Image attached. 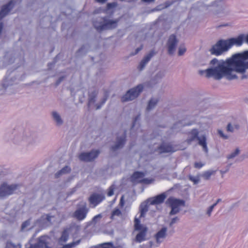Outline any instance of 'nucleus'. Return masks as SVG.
Masks as SVG:
<instances>
[{
	"instance_id": "obj_43",
	"label": "nucleus",
	"mask_w": 248,
	"mask_h": 248,
	"mask_svg": "<svg viewBox=\"0 0 248 248\" xmlns=\"http://www.w3.org/2000/svg\"><path fill=\"white\" fill-rule=\"evenodd\" d=\"M178 220H179V219H178V218L177 217H175L172 218L171 221V222H170V225H172V224L175 223Z\"/></svg>"
},
{
	"instance_id": "obj_2",
	"label": "nucleus",
	"mask_w": 248,
	"mask_h": 248,
	"mask_svg": "<svg viewBox=\"0 0 248 248\" xmlns=\"http://www.w3.org/2000/svg\"><path fill=\"white\" fill-rule=\"evenodd\" d=\"M244 41V34H240L235 38L227 40H219L210 49L212 54L219 56L227 51L233 46H241Z\"/></svg>"
},
{
	"instance_id": "obj_21",
	"label": "nucleus",
	"mask_w": 248,
	"mask_h": 248,
	"mask_svg": "<svg viewBox=\"0 0 248 248\" xmlns=\"http://www.w3.org/2000/svg\"><path fill=\"white\" fill-rule=\"evenodd\" d=\"M69 230L64 229L62 232L61 236L59 238L58 242L60 244H62L67 242L69 238Z\"/></svg>"
},
{
	"instance_id": "obj_36",
	"label": "nucleus",
	"mask_w": 248,
	"mask_h": 248,
	"mask_svg": "<svg viewBox=\"0 0 248 248\" xmlns=\"http://www.w3.org/2000/svg\"><path fill=\"white\" fill-rule=\"evenodd\" d=\"M113 244L111 243H107L102 245V248H112Z\"/></svg>"
},
{
	"instance_id": "obj_25",
	"label": "nucleus",
	"mask_w": 248,
	"mask_h": 248,
	"mask_svg": "<svg viewBox=\"0 0 248 248\" xmlns=\"http://www.w3.org/2000/svg\"><path fill=\"white\" fill-rule=\"evenodd\" d=\"M52 116L58 125H61L62 124V121L61 119L60 116L56 112H53Z\"/></svg>"
},
{
	"instance_id": "obj_45",
	"label": "nucleus",
	"mask_w": 248,
	"mask_h": 248,
	"mask_svg": "<svg viewBox=\"0 0 248 248\" xmlns=\"http://www.w3.org/2000/svg\"><path fill=\"white\" fill-rule=\"evenodd\" d=\"M95 102V100L93 98H90L88 102L89 106H91L92 103H93Z\"/></svg>"
},
{
	"instance_id": "obj_47",
	"label": "nucleus",
	"mask_w": 248,
	"mask_h": 248,
	"mask_svg": "<svg viewBox=\"0 0 248 248\" xmlns=\"http://www.w3.org/2000/svg\"><path fill=\"white\" fill-rule=\"evenodd\" d=\"M29 223L27 221H25L23 223L22 225V229L25 228L28 225Z\"/></svg>"
},
{
	"instance_id": "obj_27",
	"label": "nucleus",
	"mask_w": 248,
	"mask_h": 248,
	"mask_svg": "<svg viewBox=\"0 0 248 248\" xmlns=\"http://www.w3.org/2000/svg\"><path fill=\"white\" fill-rule=\"evenodd\" d=\"M5 248H21V245H16L10 241H8L6 244Z\"/></svg>"
},
{
	"instance_id": "obj_42",
	"label": "nucleus",
	"mask_w": 248,
	"mask_h": 248,
	"mask_svg": "<svg viewBox=\"0 0 248 248\" xmlns=\"http://www.w3.org/2000/svg\"><path fill=\"white\" fill-rule=\"evenodd\" d=\"M227 128L228 131L232 132L233 131V127L230 123L228 124Z\"/></svg>"
},
{
	"instance_id": "obj_18",
	"label": "nucleus",
	"mask_w": 248,
	"mask_h": 248,
	"mask_svg": "<svg viewBox=\"0 0 248 248\" xmlns=\"http://www.w3.org/2000/svg\"><path fill=\"white\" fill-rule=\"evenodd\" d=\"M166 196V194L165 193L159 194L152 199L151 204L154 205L162 203L165 201Z\"/></svg>"
},
{
	"instance_id": "obj_53",
	"label": "nucleus",
	"mask_w": 248,
	"mask_h": 248,
	"mask_svg": "<svg viewBox=\"0 0 248 248\" xmlns=\"http://www.w3.org/2000/svg\"><path fill=\"white\" fill-rule=\"evenodd\" d=\"M137 119H138V117H137V118H136L135 119L134 123H135V122H136V121H137Z\"/></svg>"
},
{
	"instance_id": "obj_32",
	"label": "nucleus",
	"mask_w": 248,
	"mask_h": 248,
	"mask_svg": "<svg viewBox=\"0 0 248 248\" xmlns=\"http://www.w3.org/2000/svg\"><path fill=\"white\" fill-rule=\"evenodd\" d=\"M239 153V150L238 148H237L234 152L228 156V159H231L234 157L236 155H237Z\"/></svg>"
},
{
	"instance_id": "obj_12",
	"label": "nucleus",
	"mask_w": 248,
	"mask_h": 248,
	"mask_svg": "<svg viewBox=\"0 0 248 248\" xmlns=\"http://www.w3.org/2000/svg\"><path fill=\"white\" fill-rule=\"evenodd\" d=\"M105 199V197L99 194L93 193L92 194L89 198V201L90 204L95 207L102 202Z\"/></svg>"
},
{
	"instance_id": "obj_49",
	"label": "nucleus",
	"mask_w": 248,
	"mask_h": 248,
	"mask_svg": "<svg viewBox=\"0 0 248 248\" xmlns=\"http://www.w3.org/2000/svg\"><path fill=\"white\" fill-rule=\"evenodd\" d=\"M155 0H142V1L145 2H154Z\"/></svg>"
},
{
	"instance_id": "obj_13",
	"label": "nucleus",
	"mask_w": 248,
	"mask_h": 248,
	"mask_svg": "<svg viewBox=\"0 0 248 248\" xmlns=\"http://www.w3.org/2000/svg\"><path fill=\"white\" fill-rule=\"evenodd\" d=\"M177 43V40L175 35H171L168 42V53L169 54L171 55L174 53Z\"/></svg>"
},
{
	"instance_id": "obj_20",
	"label": "nucleus",
	"mask_w": 248,
	"mask_h": 248,
	"mask_svg": "<svg viewBox=\"0 0 248 248\" xmlns=\"http://www.w3.org/2000/svg\"><path fill=\"white\" fill-rule=\"evenodd\" d=\"M44 247L47 248V243L46 237L41 236L39 239L38 243L31 245V248H41Z\"/></svg>"
},
{
	"instance_id": "obj_26",
	"label": "nucleus",
	"mask_w": 248,
	"mask_h": 248,
	"mask_svg": "<svg viewBox=\"0 0 248 248\" xmlns=\"http://www.w3.org/2000/svg\"><path fill=\"white\" fill-rule=\"evenodd\" d=\"M80 242V240H77L75 242L65 245L62 247V248H74L78 246Z\"/></svg>"
},
{
	"instance_id": "obj_51",
	"label": "nucleus",
	"mask_w": 248,
	"mask_h": 248,
	"mask_svg": "<svg viewBox=\"0 0 248 248\" xmlns=\"http://www.w3.org/2000/svg\"><path fill=\"white\" fill-rule=\"evenodd\" d=\"M95 0L98 2H101V3H104L106 1V0Z\"/></svg>"
},
{
	"instance_id": "obj_35",
	"label": "nucleus",
	"mask_w": 248,
	"mask_h": 248,
	"mask_svg": "<svg viewBox=\"0 0 248 248\" xmlns=\"http://www.w3.org/2000/svg\"><path fill=\"white\" fill-rule=\"evenodd\" d=\"M186 51V48L184 46H181L179 48L178 55L181 56L183 55Z\"/></svg>"
},
{
	"instance_id": "obj_14",
	"label": "nucleus",
	"mask_w": 248,
	"mask_h": 248,
	"mask_svg": "<svg viewBox=\"0 0 248 248\" xmlns=\"http://www.w3.org/2000/svg\"><path fill=\"white\" fill-rule=\"evenodd\" d=\"M88 212V209L84 206L76 210L74 213V217L78 220L81 221L85 218Z\"/></svg>"
},
{
	"instance_id": "obj_11",
	"label": "nucleus",
	"mask_w": 248,
	"mask_h": 248,
	"mask_svg": "<svg viewBox=\"0 0 248 248\" xmlns=\"http://www.w3.org/2000/svg\"><path fill=\"white\" fill-rule=\"evenodd\" d=\"M99 153V150H93L89 153H82L79 155V158L83 161H91L98 156Z\"/></svg>"
},
{
	"instance_id": "obj_28",
	"label": "nucleus",
	"mask_w": 248,
	"mask_h": 248,
	"mask_svg": "<svg viewBox=\"0 0 248 248\" xmlns=\"http://www.w3.org/2000/svg\"><path fill=\"white\" fill-rule=\"evenodd\" d=\"M5 248H21V245H16L10 241H8L6 244Z\"/></svg>"
},
{
	"instance_id": "obj_16",
	"label": "nucleus",
	"mask_w": 248,
	"mask_h": 248,
	"mask_svg": "<svg viewBox=\"0 0 248 248\" xmlns=\"http://www.w3.org/2000/svg\"><path fill=\"white\" fill-rule=\"evenodd\" d=\"M167 228L163 227L158 231L155 235V238L157 243H160L166 237L167 234Z\"/></svg>"
},
{
	"instance_id": "obj_6",
	"label": "nucleus",
	"mask_w": 248,
	"mask_h": 248,
	"mask_svg": "<svg viewBox=\"0 0 248 248\" xmlns=\"http://www.w3.org/2000/svg\"><path fill=\"white\" fill-rule=\"evenodd\" d=\"M143 89V85L140 84L135 88L129 90L126 92L125 95L122 97V101L124 102L134 100L138 96L140 93L142 91Z\"/></svg>"
},
{
	"instance_id": "obj_39",
	"label": "nucleus",
	"mask_w": 248,
	"mask_h": 248,
	"mask_svg": "<svg viewBox=\"0 0 248 248\" xmlns=\"http://www.w3.org/2000/svg\"><path fill=\"white\" fill-rule=\"evenodd\" d=\"M102 215L101 214H98L95 216H94L93 218V222L95 223L98 219H100L102 217Z\"/></svg>"
},
{
	"instance_id": "obj_38",
	"label": "nucleus",
	"mask_w": 248,
	"mask_h": 248,
	"mask_svg": "<svg viewBox=\"0 0 248 248\" xmlns=\"http://www.w3.org/2000/svg\"><path fill=\"white\" fill-rule=\"evenodd\" d=\"M194 167L195 168H197V169H200L202 167H203V166L204 165L203 164H202V163L201 162H195L194 163Z\"/></svg>"
},
{
	"instance_id": "obj_33",
	"label": "nucleus",
	"mask_w": 248,
	"mask_h": 248,
	"mask_svg": "<svg viewBox=\"0 0 248 248\" xmlns=\"http://www.w3.org/2000/svg\"><path fill=\"white\" fill-rule=\"evenodd\" d=\"M212 174H213V172L210 171H207L203 173V177L205 179H209Z\"/></svg>"
},
{
	"instance_id": "obj_50",
	"label": "nucleus",
	"mask_w": 248,
	"mask_h": 248,
	"mask_svg": "<svg viewBox=\"0 0 248 248\" xmlns=\"http://www.w3.org/2000/svg\"><path fill=\"white\" fill-rule=\"evenodd\" d=\"M120 203L122 204V205H123L124 204V196H122L121 198V200H120Z\"/></svg>"
},
{
	"instance_id": "obj_8",
	"label": "nucleus",
	"mask_w": 248,
	"mask_h": 248,
	"mask_svg": "<svg viewBox=\"0 0 248 248\" xmlns=\"http://www.w3.org/2000/svg\"><path fill=\"white\" fill-rule=\"evenodd\" d=\"M145 174L143 172L136 171H135L131 176V181L135 184H143L149 185L154 181L153 178H143Z\"/></svg>"
},
{
	"instance_id": "obj_24",
	"label": "nucleus",
	"mask_w": 248,
	"mask_h": 248,
	"mask_svg": "<svg viewBox=\"0 0 248 248\" xmlns=\"http://www.w3.org/2000/svg\"><path fill=\"white\" fill-rule=\"evenodd\" d=\"M158 102V100L154 99H151L148 104L147 107V110L149 111L151 109H152L157 104Z\"/></svg>"
},
{
	"instance_id": "obj_40",
	"label": "nucleus",
	"mask_w": 248,
	"mask_h": 248,
	"mask_svg": "<svg viewBox=\"0 0 248 248\" xmlns=\"http://www.w3.org/2000/svg\"><path fill=\"white\" fill-rule=\"evenodd\" d=\"M218 133L219 135H220V136L221 137H222L223 139H226L228 138V137L226 135H225L223 134V132L221 130H218Z\"/></svg>"
},
{
	"instance_id": "obj_17",
	"label": "nucleus",
	"mask_w": 248,
	"mask_h": 248,
	"mask_svg": "<svg viewBox=\"0 0 248 248\" xmlns=\"http://www.w3.org/2000/svg\"><path fill=\"white\" fill-rule=\"evenodd\" d=\"M126 133L124 132L122 137L118 138L116 144L111 147L112 151H115L116 150L122 148L125 142Z\"/></svg>"
},
{
	"instance_id": "obj_23",
	"label": "nucleus",
	"mask_w": 248,
	"mask_h": 248,
	"mask_svg": "<svg viewBox=\"0 0 248 248\" xmlns=\"http://www.w3.org/2000/svg\"><path fill=\"white\" fill-rule=\"evenodd\" d=\"M71 170V169L68 166H65L58 172L55 175L56 177H59L61 174L69 172Z\"/></svg>"
},
{
	"instance_id": "obj_22",
	"label": "nucleus",
	"mask_w": 248,
	"mask_h": 248,
	"mask_svg": "<svg viewBox=\"0 0 248 248\" xmlns=\"http://www.w3.org/2000/svg\"><path fill=\"white\" fill-rule=\"evenodd\" d=\"M53 217H54V216H50L48 214L44 215L39 219V222L43 224L47 225L51 223V220Z\"/></svg>"
},
{
	"instance_id": "obj_9",
	"label": "nucleus",
	"mask_w": 248,
	"mask_h": 248,
	"mask_svg": "<svg viewBox=\"0 0 248 248\" xmlns=\"http://www.w3.org/2000/svg\"><path fill=\"white\" fill-rule=\"evenodd\" d=\"M179 149L176 145H173L170 143H162L157 147L155 151L157 152L159 154H161L163 153H173Z\"/></svg>"
},
{
	"instance_id": "obj_1",
	"label": "nucleus",
	"mask_w": 248,
	"mask_h": 248,
	"mask_svg": "<svg viewBox=\"0 0 248 248\" xmlns=\"http://www.w3.org/2000/svg\"><path fill=\"white\" fill-rule=\"evenodd\" d=\"M210 63L213 65H217L214 68L201 71L200 74L205 73L206 77H213L217 80L223 77L229 80L236 79L237 77L234 72L243 74L248 69V50L235 54L225 62H218L217 59H214Z\"/></svg>"
},
{
	"instance_id": "obj_52",
	"label": "nucleus",
	"mask_w": 248,
	"mask_h": 248,
	"mask_svg": "<svg viewBox=\"0 0 248 248\" xmlns=\"http://www.w3.org/2000/svg\"><path fill=\"white\" fill-rule=\"evenodd\" d=\"M62 80V78H61L59 79V81L57 82V85L59 84L61 81Z\"/></svg>"
},
{
	"instance_id": "obj_30",
	"label": "nucleus",
	"mask_w": 248,
	"mask_h": 248,
	"mask_svg": "<svg viewBox=\"0 0 248 248\" xmlns=\"http://www.w3.org/2000/svg\"><path fill=\"white\" fill-rule=\"evenodd\" d=\"M220 201V199H218L217 201V202L216 203H215L214 204H213V205H212L211 206H210L208 210H207V214H208V215L209 216H210L211 215V213L214 208V207L217 204V203Z\"/></svg>"
},
{
	"instance_id": "obj_34",
	"label": "nucleus",
	"mask_w": 248,
	"mask_h": 248,
	"mask_svg": "<svg viewBox=\"0 0 248 248\" xmlns=\"http://www.w3.org/2000/svg\"><path fill=\"white\" fill-rule=\"evenodd\" d=\"M147 210H148L147 207H146V206L140 209V217H144V215L147 212Z\"/></svg>"
},
{
	"instance_id": "obj_4",
	"label": "nucleus",
	"mask_w": 248,
	"mask_h": 248,
	"mask_svg": "<svg viewBox=\"0 0 248 248\" xmlns=\"http://www.w3.org/2000/svg\"><path fill=\"white\" fill-rule=\"evenodd\" d=\"M134 229L135 230L140 232L136 236V241L139 243L144 241L148 229L146 226L141 224L140 219L136 217L134 219Z\"/></svg>"
},
{
	"instance_id": "obj_5",
	"label": "nucleus",
	"mask_w": 248,
	"mask_h": 248,
	"mask_svg": "<svg viewBox=\"0 0 248 248\" xmlns=\"http://www.w3.org/2000/svg\"><path fill=\"white\" fill-rule=\"evenodd\" d=\"M102 20L100 25H97L96 22H93V26L98 31H101L104 30L112 29L115 28L117 26V20H108L106 17L101 18Z\"/></svg>"
},
{
	"instance_id": "obj_3",
	"label": "nucleus",
	"mask_w": 248,
	"mask_h": 248,
	"mask_svg": "<svg viewBox=\"0 0 248 248\" xmlns=\"http://www.w3.org/2000/svg\"><path fill=\"white\" fill-rule=\"evenodd\" d=\"M166 203L171 208V210L170 212V215L177 214L180 211L181 208L185 206V201L184 200L176 199L172 197H169Z\"/></svg>"
},
{
	"instance_id": "obj_10",
	"label": "nucleus",
	"mask_w": 248,
	"mask_h": 248,
	"mask_svg": "<svg viewBox=\"0 0 248 248\" xmlns=\"http://www.w3.org/2000/svg\"><path fill=\"white\" fill-rule=\"evenodd\" d=\"M18 186V185H7L3 183L0 186V196L3 197L12 194Z\"/></svg>"
},
{
	"instance_id": "obj_48",
	"label": "nucleus",
	"mask_w": 248,
	"mask_h": 248,
	"mask_svg": "<svg viewBox=\"0 0 248 248\" xmlns=\"http://www.w3.org/2000/svg\"><path fill=\"white\" fill-rule=\"evenodd\" d=\"M244 41L248 44V34L246 35H244Z\"/></svg>"
},
{
	"instance_id": "obj_15",
	"label": "nucleus",
	"mask_w": 248,
	"mask_h": 248,
	"mask_svg": "<svg viewBox=\"0 0 248 248\" xmlns=\"http://www.w3.org/2000/svg\"><path fill=\"white\" fill-rule=\"evenodd\" d=\"M14 6L13 1L11 0L7 4L3 5L0 11V20H1L5 16H6Z\"/></svg>"
},
{
	"instance_id": "obj_7",
	"label": "nucleus",
	"mask_w": 248,
	"mask_h": 248,
	"mask_svg": "<svg viewBox=\"0 0 248 248\" xmlns=\"http://www.w3.org/2000/svg\"><path fill=\"white\" fill-rule=\"evenodd\" d=\"M191 137L186 140V142L190 144L193 140L197 139L199 140V144L202 147L204 151L207 153L208 148L207 146L206 139L205 136L203 135L201 138L198 137L199 132L197 129H193L190 132Z\"/></svg>"
},
{
	"instance_id": "obj_31",
	"label": "nucleus",
	"mask_w": 248,
	"mask_h": 248,
	"mask_svg": "<svg viewBox=\"0 0 248 248\" xmlns=\"http://www.w3.org/2000/svg\"><path fill=\"white\" fill-rule=\"evenodd\" d=\"M117 6L116 2L108 3L107 5V9L109 10L116 7Z\"/></svg>"
},
{
	"instance_id": "obj_41",
	"label": "nucleus",
	"mask_w": 248,
	"mask_h": 248,
	"mask_svg": "<svg viewBox=\"0 0 248 248\" xmlns=\"http://www.w3.org/2000/svg\"><path fill=\"white\" fill-rule=\"evenodd\" d=\"M189 179L194 182V184H197L198 182H199V179L196 178H194L193 177H192V176H190V178H189Z\"/></svg>"
},
{
	"instance_id": "obj_44",
	"label": "nucleus",
	"mask_w": 248,
	"mask_h": 248,
	"mask_svg": "<svg viewBox=\"0 0 248 248\" xmlns=\"http://www.w3.org/2000/svg\"><path fill=\"white\" fill-rule=\"evenodd\" d=\"M107 97L103 99V101L102 102L101 104L100 105H98V106H97L96 109H99L101 108V106L102 105H103L105 103V102L107 100Z\"/></svg>"
},
{
	"instance_id": "obj_54",
	"label": "nucleus",
	"mask_w": 248,
	"mask_h": 248,
	"mask_svg": "<svg viewBox=\"0 0 248 248\" xmlns=\"http://www.w3.org/2000/svg\"><path fill=\"white\" fill-rule=\"evenodd\" d=\"M134 124H134H134H133L132 127H134Z\"/></svg>"
},
{
	"instance_id": "obj_19",
	"label": "nucleus",
	"mask_w": 248,
	"mask_h": 248,
	"mask_svg": "<svg viewBox=\"0 0 248 248\" xmlns=\"http://www.w3.org/2000/svg\"><path fill=\"white\" fill-rule=\"evenodd\" d=\"M155 52L153 50L151 51L141 61L139 65V69L141 70L146 64L150 61L151 58L155 54Z\"/></svg>"
},
{
	"instance_id": "obj_37",
	"label": "nucleus",
	"mask_w": 248,
	"mask_h": 248,
	"mask_svg": "<svg viewBox=\"0 0 248 248\" xmlns=\"http://www.w3.org/2000/svg\"><path fill=\"white\" fill-rule=\"evenodd\" d=\"M114 194V188L112 187H110L108 190L107 195L109 197L111 196Z\"/></svg>"
},
{
	"instance_id": "obj_29",
	"label": "nucleus",
	"mask_w": 248,
	"mask_h": 248,
	"mask_svg": "<svg viewBox=\"0 0 248 248\" xmlns=\"http://www.w3.org/2000/svg\"><path fill=\"white\" fill-rule=\"evenodd\" d=\"M121 211L119 209H115L112 211L111 213V218L113 219L115 216H119L121 215Z\"/></svg>"
},
{
	"instance_id": "obj_46",
	"label": "nucleus",
	"mask_w": 248,
	"mask_h": 248,
	"mask_svg": "<svg viewBox=\"0 0 248 248\" xmlns=\"http://www.w3.org/2000/svg\"><path fill=\"white\" fill-rule=\"evenodd\" d=\"M142 48V46H141L140 47H138L136 49L135 52L133 55H135L137 54L140 50H141Z\"/></svg>"
}]
</instances>
